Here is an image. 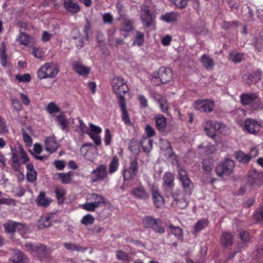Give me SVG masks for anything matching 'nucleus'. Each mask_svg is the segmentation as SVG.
<instances>
[{"label":"nucleus","mask_w":263,"mask_h":263,"mask_svg":"<svg viewBox=\"0 0 263 263\" xmlns=\"http://www.w3.org/2000/svg\"><path fill=\"white\" fill-rule=\"evenodd\" d=\"M57 65L52 63H46L41 66L37 71V77L40 79L54 78L58 73Z\"/></svg>","instance_id":"nucleus-1"},{"label":"nucleus","mask_w":263,"mask_h":263,"mask_svg":"<svg viewBox=\"0 0 263 263\" xmlns=\"http://www.w3.org/2000/svg\"><path fill=\"white\" fill-rule=\"evenodd\" d=\"M112 87L114 92L120 99L124 98L123 96L128 91L126 82L121 77H117L112 79Z\"/></svg>","instance_id":"nucleus-2"},{"label":"nucleus","mask_w":263,"mask_h":263,"mask_svg":"<svg viewBox=\"0 0 263 263\" xmlns=\"http://www.w3.org/2000/svg\"><path fill=\"white\" fill-rule=\"evenodd\" d=\"M262 125L261 120L248 118L244 122L243 129L249 134L257 135L262 128Z\"/></svg>","instance_id":"nucleus-3"},{"label":"nucleus","mask_w":263,"mask_h":263,"mask_svg":"<svg viewBox=\"0 0 263 263\" xmlns=\"http://www.w3.org/2000/svg\"><path fill=\"white\" fill-rule=\"evenodd\" d=\"M234 166L233 160L226 159L216 167V174L220 177L229 176L233 173Z\"/></svg>","instance_id":"nucleus-4"},{"label":"nucleus","mask_w":263,"mask_h":263,"mask_svg":"<svg viewBox=\"0 0 263 263\" xmlns=\"http://www.w3.org/2000/svg\"><path fill=\"white\" fill-rule=\"evenodd\" d=\"M193 107L197 110L209 113L214 110L215 102L211 99L198 100L194 102Z\"/></svg>","instance_id":"nucleus-5"},{"label":"nucleus","mask_w":263,"mask_h":263,"mask_svg":"<svg viewBox=\"0 0 263 263\" xmlns=\"http://www.w3.org/2000/svg\"><path fill=\"white\" fill-rule=\"evenodd\" d=\"M55 120L57 124L60 128L65 132H68L71 127H73L74 120L73 119H66L64 112H60L55 116Z\"/></svg>","instance_id":"nucleus-6"},{"label":"nucleus","mask_w":263,"mask_h":263,"mask_svg":"<svg viewBox=\"0 0 263 263\" xmlns=\"http://www.w3.org/2000/svg\"><path fill=\"white\" fill-rule=\"evenodd\" d=\"M224 128L225 126L221 123L207 121L204 124V130L208 136L213 138L215 136L216 130H220L222 132V129Z\"/></svg>","instance_id":"nucleus-7"},{"label":"nucleus","mask_w":263,"mask_h":263,"mask_svg":"<svg viewBox=\"0 0 263 263\" xmlns=\"http://www.w3.org/2000/svg\"><path fill=\"white\" fill-rule=\"evenodd\" d=\"M107 173L105 165H101L91 172L90 178L92 182L104 180L107 177Z\"/></svg>","instance_id":"nucleus-8"},{"label":"nucleus","mask_w":263,"mask_h":263,"mask_svg":"<svg viewBox=\"0 0 263 263\" xmlns=\"http://www.w3.org/2000/svg\"><path fill=\"white\" fill-rule=\"evenodd\" d=\"M72 66L75 72L82 77H87L90 72V68L80 61H73Z\"/></svg>","instance_id":"nucleus-9"},{"label":"nucleus","mask_w":263,"mask_h":263,"mask_svg":"<svg viewBox=\"0 0 263 263\" xmlns=\"http://www.w3.org/2000/svg\"><path fill=\"white\" fill-rule=\"evenodd\" d=\"M102 132L100 127L95 125L92 123L89 124V129L87 132V134L94 141L97 145H100L101 143V138L100 134Z\"/></svg>","instance_id":"nucleus-10"},{"label":"nucleus","mask_w":263,"mask_h":263,"mask_svg":"<svg viewBox=\"0 0 263 263\" xmlns=\"http://www.w3.org/2000/svg\"><path fill=\"white\" fill-rule=\"evenodd\" d=\"M132 195L136 199L146 200L149 198V194L144 186L140 184L134 187L131 191Z\"/></svg>","instance_id":"nucleus-11"},{"label":"nucleus","mask_w":263,"mask_h":263,"mask_svg":"<svg viewBox=\"0 0 263 263\" xmlns=\"http://www.w3.org/2000/svg\"><path fill=\"white\" fill-rule=\"evenodd\" d=\"M12 153V160L13 163H17L20 161V154L24 150L23 147L19 142H17L14 145L10 146Z\"/></svg>","instance_id":"nucleus-12"},{"label":"nucleus","mask_w":263,"mask_h":263,"mask_svg":"<svg viewBox=\"0 0 263 263\" xmlns=\"http://www.w3.org/2000/svg\"><path fill=\"white\" fill-rule=\"evenodd\" d=\"M159 77L161 81L163 83H166L170 82L173 77V73L171 70L169 68L161 67L159 69Z\"/></svg>","instance_id":"nucleus-13"},{"label":"nucleus","mask_w":263,"mask_h":263,"mask_svg":"<svg viewBox=\"0 0 263 263\" xmlns=\"http://www.w3.org/2000/svg\"><path fill=\"white\" fill-rule=\"evenodd\" d=\"M119 104L122 112V120L126 125L131 126L132 122L128 115L125 99L121 98L120 103H119Z\"/></svg>","instance_id":"nucleus-14"},{"label":"nucleus","mask_w":263,"mask_h":263,"mask_svg":"<svg viewBox=\"0 0 263 263\" xmlns=\"http://www.w3.org/2000/svg\"><path fill=\"white\" fill-rule=\"evenodd\" d=\"M58 144L54 137H47L45 141V148L46 151L52 153L56 151Z\"/></svg>","instance_id":"nucleus-15"},{"label":"nucleus","mask_w":263,"mask_h":263,"mask_svg":"<svg viewBox=\"0 0 263 263\" xmlns=\"http://www.w3.org/2000/svg\"><path fill=\"white\" fill-rule=\"evenodd\" d=\"M138 172V164L136 161H133L130 163L129 169L125 170L123 176L125 179H129L136 175Z\"/></svg>","instance_id":"nucleus-16"},{"label":"nucleus","mask_w":263,"mask_h":263,"mask_svg":"<svg viewBox=\"0 0 263 263\" xmlns=\"http://www.w3.org/2000/svg\"><path fill=\"white\" fill-rule=\"evenodd\" d=\"M22 133L23 135V139L26 146L29 147L32 144V139L30 137V135H32L33 134V129L29 126L26 129H23L22 130Z\"/></svg>","instance_id":"nucleus-17"},{"label":"nucleus","mask_w":263,"mask_h":263,"mask_svg":"<svg viewBox=\"0 0 263 263\" xmlns=\"http://www.w3.org/2000/svg\"><path fill=\"white\" fill-rule=\"evenodd\" d=\"M258 96L254 93L242 94L240 96L241 103L244 105H249L258 100Z\"/></svg>","instance_id":"nucleus-18"},{"label":"nucleus","mask_w":263,"mask_h":263,"mask_svg":"<svg viewBox=\"0 0 263 263\" xmlns=\"http://www.w3.org/2000/svg\"><path fill=\"white\" fill-rule=\"evenodd\" d=\"M156 127L158 130L164 132L166 130V119L162 115H159L155 117Z\"/></svg>","instance_id":"nucleus-19"},{"label":"nucleus","mask_w":263,"mask_h":263,"mask_svg":"<svg viewBox=\"0 0 263 263\" xmlns=\"http://www.w3.org/2000/svg\"><path fill=\"white\" fill-rule=\"evenodd\" d=\"M64 7L67 11L71 13H77L80 10L79 5L72 0H64Z\"/></svg>","instance_id":"nucleus-20"},{"label":"nucleus","mask_w":263,"mask_h":263,"mask_svg":"<svg viewBox=\"0 0 263 263\" xmlns=\"http://www.w3.org/2000/svg\"><path fill=\"white\" fill-rule=\"evenodd\" d=\"M152 195L155 205L157 208H162L164 205V201L162 196L157 192V188L156 190L152 189Z\"/></svg>","instance_id":"nucleus-21"},{"label":"nucleus","mask_w":263,"mask_h":263,"mask_svg":"<svg viewBox=\"0 0 263 263\" xmlns=\"http://www.w3.org/2000/svg\"><path fill=\"white\" fill-rule=\"evenodd\" d=\"M9 260L14 263H27L28 261L23 253L18 250L14 251L13 256Z\"/></svg>","instance_id":"nucleus-22"},{"label":"nucleus","mask_w":263,"mask_h":263,"mask_svg":"<svg viewBox=\"0 0 263 263\" xmlns=\"http://www.w3.org/2000/svg\"><path fill=\"white\" fill-rule=\"evenodd\" d=\"M208 220L205 219L199 220L193 227V233L195 234L202 230L208 226Z\"/></svg>","instance_id":"nucleus-23"},{"label":"nucleus","mask_w":263,"mask_h":263,"mask_svg":"<svg viewBox=\"0 0 263 263\" xmlns=\"http://www.w3.org/2000/svg\"><path fill=\"white\" fill-rule=\"evenodd\" d=\"M46 111L49 115L55 117V114L60 112V107L55 102H51L47 105Z\"/></svg>","instance_id":"nucleus-24"},{"label":"nucleus","mask_w":263,"mask_h":263,"mask_svg":"<svg viewBox=\"0 0 263 263\" xmlns=\"http://www.w3.org/2000/svg\"><path fill=\"white\" fill-rule=\"evenodd\" d=\"M87 201H91L92 202L97 203L99 202L98 203V206H101L105 203L104 198L103 197V196L95 193H92L89 195L87 197Z\"/></svg>","instance_id":"nucleus-25"},{"label":"nucleus","mask_w":263,"mask_h":263,"mask_svg":"<svg viewBox=\"0 0 263 263\" xmlns=\"http://www.w3.org/2000/svg\"><path fill=\"white\" fill-rule=\"evenodd\" d=\"M22 226L20 223H16L13 221L8 222L4 224L6 232L12 233L16 230H19Z\"/></svg>","instance_id":"nucleus-26"},{"label":"nucleus","mask_w":263,"mask_h":263,"mask_svg":"<svg viewBox=\"0 0 263 263\" xmlns=\"http://www.w3.org/2000/svg\"><path fill=\"white\" fill-rule=\"evenodd\" d=\"M72 174V172L67 173H58L55 175V177L59 179L62 183L67 184L70 182Z\"/></svg>","instance_id":"nucleus-27"},{"label":"nucleus","mask_w":263,"mask_h":263,"mask_svg":"<svg viewBox=\"0 0 263 263\" xmlns=\"http://www.w3.org/2000/svg\"><path fill=\"white\" fill-rule=\"evenodd\" d=\"M50 202L51 199L46 198L44 192H41L36 199V203L40 206H46Z\"/></svg>","instance_id":"nucleus-28"},{"label":"nucleus","mask_w":263,"mask_h":263,"mask_svg":"<svg viewBox=\"0 0 263 263\" xmlns=\"http://www.w3.org/2000/svg\"><path fill=\"white\" fill-rule=\"evenodd\" d=\"M51 224V219L49 216H42L37 223V227L39 229H45L49 227Z\"/></svg>","instance_id":"nucleus-29"},{"label":"nucleus","mask_w":263,"mask_h":263,"mask_svg":"<svg viewBox=\"0 0 263 263\" xmlns=\"http://www.w3.org/2000/svg\"><path fill=\"white\" fill-rule=\"evenodd\" d=\"M160 223V219H155L151 216H146L143 219V223L146 228H152L154 224Z\"/></svg>","instance_id":"nucleus-30"},{"label":"nucleus","mask_w":263,"mask_h":263,"mask_svg":"<svg viewBox=\"0 0 263 263\" xmlns=\"http://www.w3.org/2000/svg\"><path fill=\"white\" fill-rule=\"evenodd\" d=\"M157 102L161 111L164 113L168 114L169 105L166 99L164 97H162L157 100Z\"/></svg>","instance_id":"nucleus-31"},{"label":"nucleus","mask_w":263,"mask_h":263,"mask_svg":"<svg viewBox=\"0 0 263 263\" xmlns=\"http://www.w3.org/2000/svg\"><path fill=\"white\" fill-rule=\"evenodd\" d=\"M201 61L203 66L206 69H210L214 66V61L206 55H203L201 58Z\"/></svg>","instance_id":"nucleus-32"},{"label":"nucleus","mask_w":263,"mask_h":263,"mask_svg":"<svg viewBox=\"0 0 263 263\" xmlns=\"http://www.w3.org/2000/svg\"><path fill=\"white\" fill-rule=\"evenodd\" d=\"M99 202L96 203L92 202L91 201H88L87 202L82 204L81 206L83 209H84L86 211L93 212L96 210V208L99 207Z\"/></svg>","instance_id":"nucleus-33"},{"label":"nucleus","mask_w":263,"mask_h":263,"mask_svg":"<svg viewBox=\"0 0 263 263\" xmlns=\"http://www.w3.org/2000/svg\"><path fill=\"white\" fill-rule=\"evenodd\" d=\"M169 228L171 233L173 234L177 238L179 239H182V230L179 227L170 225Z\"/></svg>","instance_id":"nucleus-34"},{"label":"nucleus","mask_w":263,"mask_h":263,"mask_svg":"<svg viewBox=\"0 0 263 263\" xmlns=\"http://www.w3.org/2000/svg\"><path fill=\"white\" fill-rule=\"evenodd\" d=\"M174 177L173 174L166 173L163 177V181L167 187H171L174 184Z\"/></svg>","instance_id":"nucleus-35"},{"label":"nucleus","mask_w":263,"mask_h":263,"mask_svg":"<svg viewBox=\"0 0 263 263\" xmlns=\"http://www.w3.org/2000/svg\"><path fill=\"white\" fill-rule=\"evenodd\" d=\"M119 165V160L117 157H114L109 164V172L112 174L116 172Z\"/></svg>","instance_id":"nucleus-36"},{"label":"nucleus","mask_w":263,"mask_h":263,"mask_svg":"<svg viewBox=\"0 0 263 263\" xmlns=\"http://www.w3.org/2000/svg\"><path fill=\"white\" fill-rule=\"evenodd\" d=\"M17 40L21 44L27 46L30 43L31 37L27 34L21 33Z\"/></svg>","instance_id":"nucleus-37"},{"label":"nucleus","mask_w":263,"mask_h":263,"mask_svg":"<svg viewBox=\"0 0 263 263\" xmlns=\"http://www.w3.org/2000/svg\"><path fill=\"white\" fill-rule=\"evenodd\" d=\"M144 36L143 33L137 31L133 45L138 46L142 45L144 42Z\"/></svg>","instance_id":"nucleus-38"},{"label":"nucleus","mask_w":263,"mask_h":263,"mask_svg":"<svg viewBox=\"0 0 263 263\" xmlns=\"http://www.w3.org/2000/svg\"><path fill=\"white\" fill-rule=\"evenodd\" d=\"M0 58L1 62L3 66L6 65L7 57L6 54V45L4 42H3L0 47Z\"/></svg>","instance_id":"nucleus-39"},{"label":"nucleus","mask_w":263,"mask_h":263,"mask_svg":"<svg viewBox=\"0 0 263 263\" xmlns=\"http://www.w3.org/2000/svg\"><path fill=\"white\" fill-rule=\"evenodd\" d=\"M180 181L185 191L191 193V190L193 189L194 185L189 177L180 180Z\"/></svg>","instance_id":"nucleus-40"},{"label":"nucleus","mask_w":263,"mask_h":263,"mask_svg":"<svg viewBox=\"0 0 263 263\" xmlns=\"http://www.w3.org/2000/svg\"><path fill=\"white\" fill-rule=\"evenodd\" d=\"M235 158L239 162L246 163L250 161V157L242 152H238L235 153Z\"/></svg>","instance_id":"nucleus-41"},{"label":"nucleus","mask_w":263,"mask_h":263,"mask_svg":"<svg viewBox=\"0 0 263 263\" xmlns=\"http://www.w3.org/2000/svg\"><path fill=\"white\" fill-rule=\"evenodd\" d=\"M221 241L223 245L225 246H229L231 245L232 241V236L229 233H223Z\"/></svg>","instance_id":"nucleus-42"},{"label":"nucleus","mask_w":263,"mask_h":263,"mask_svg":"<svg viewBox=\"0 0 263 263\" xmlns=\"http://www.w3.org/2000/svg\"><path fill=\"white\" fill-rule=\"evenodd\" d=\"M133 29V26L130 22H125L123 23L121 29L122 34L125 37L127 36V33Z\"/></svg>","instance_id":"nucleus-43"},{"label":"nucleus","mask_w":263,"mask_h":263,"mask_svg":"<svg viewBox=\"0 0 263 263\" xmlns=\"http://www.w3.org/2000/svg\"><path fill=\"white\" fill-rule=\"evenodd\" d=\"M94 221L95 218L91 214H87L84 216L81 220V223L85 226L92 224Z\"/></svg>","instance_id":"nucleus-44"},{"label":"nucleus","mask_w":263,"mask_h":263,"mask_svg":"<svg viewBox=\"0 0 263 263\" xmlns=\"http://www.w3.org/2000/svg\"><path fill=\"white\" fill-rule=\"evenodd\" d=\"M142 145L146 152H149L152 147V141L148 138H144L142 140Z\"/></svg>","instance_id":"nucleus-45"},{"label":"nucleus","mask_w":263,"mask_h":263,"mask_svg":"<svg viewBox=\"0 0 263 263\" xmlns=\"http://www.w3.org/2000/svg\"><path fill=\"white\" fill-rule=\"evenodd\" d=\"M116 258L122 261H128L129 260V257L127 253L122 251H118L116 253Z\"/></svg>","instance_id":"nucleus-46"},{"label":"nucleus","mask_w":263,"mask_h":263,"mask_svg":"<svg viewBox=\"0 0 263 263\" xmlns=\"http://www.w3.org/2000/svg\"><path fill=\"white\" fill-rule=\"evenodd\" d=\"M243 54L233 52L230 54V59L234 63H238L241 61Z\"/></svg>","instance_id":"nucleus-47"},{"label":"nucleus","mask_w":263,"mask_h":263,"mask_svg":"<svg viewBox=\"0 0 263 263\" xmlns=\"http://www.w3.org/2000/svg\"><path fill=\"white\" fill-rule=\"evenodd\" d=\"M15 78L20 82L27 83L30 82L31 80L30 75L28 73H25L22 75L17 74L16 75Z\"/></svg>","instance_id":"nucleus-48"},{"label":"nucleus","mask_w":263,"mask_h":263,"mask_svg":"<svg viewBox=\"0 0 263 263\" xmlns=\"http://www.w3.org/2000/svg\"><path fill=\"white\" fill-rule=\"evenodd\" d=\"M55 194L58 201L60 203L62 202L65 195V190L62 188H57L55 190Z\"/></svg>","instance_id":"nucleus-49"},{"label":"nucleus","mask_w":263,"mask_h":263,"mask_svg":"<svg viewBox=\"0 0 263 263\" xmlns=\"http://www.w3.org/2000/svg\"><path fill=\"white\" fill-rule=\"evenodd\" d=\"M32 54L35 58L42 59L44 56V52L41 48L33 47L32 49Z\"/></svg>","instance_id":"nucleus-50"},{"label":"nucleus","mask_w":263,"mask_h":263,"mask_svg":"<svg viewBox=\"0 0 263 263\" xmlns=\"http://www.w3.org/2000/svg\"><path fill=\"white\" fill-rule=\"evenodd\" d=\"M173 3L176 7L179 8H185L187 4V0H169Z\"/></svg>","instance_id":"nucleus-51"},{"label":"nucleus","mask_w":263,"mask_h":263,"mask_svg":"<svg viewBox=\"0 0 263 263\" xmlns=\"http://www.w3.org/2000/svg\"><path fill=\"white\" fill-rule=\"evenodd\" d=\"M188 201L186 199L182 198L176 200V205L180 209H184L187 206Z\"/></svg>","instance_id":"nucleus-52"},{"label":"nucleus","mask_w":263,"mask_h":263,"mask_svg":"<svg viewBox=\"0 0 263 263\" xmlns=\"http://www.w3.org/2000/svg\"><path fill=\"white\" fill-rule=\"evenodd\" d=\"M213 166V161L211 159L208 160H203V168L205 172H210L211 171Z\"/></svg>","instance_id":"nucleus-53"},{"label":"nucleus","mask_w":263,"mask_h":263,"mask_svg":"<svg viewBox=\"0 0 263 263\" xmlns=\"http://www.w3.org/2000/svg\"><path fill=\"white\" fill-rule=\"evenodd\" d=\"M11 104L14 109L20 111L22 108V105L19 100L16 98L11 100Z\"/></svg>","instance_id":"nucleus-54"},{"label":"nucleus","mask_w":263,"mask_h":263,"mask_svg":"<svg viewBox=\"0 0 263 263\" xmlns=\"http://www.w3.org/2000/svg\"><path fill=\"white\" fill-rule=\"evenodd\" d=\"M112 137L108 128L105 130L104 142L106 145L111 143Z\"/></svg>","instance_id":"nucleus-55"},{"label":"nucleus","mask_w":263,"mask_h":263,"mask_svg":"<svg viewBox=\"0 0 263 263\" xmlns=\"http://www.w3.org/2000/svg\"><path fill=\"white\" fill-rule=\"evenodd\" d=\"M36 172L35 171H31L27 173V180L30 182H33L36 179Z\"/></svg>","instance_id":"nucleus-56"},{"label":"nucleus","mask_w":263,"mask_h":263,"mask_svg":"<svg viewBox=\"0 0 263 263\" xmlns=\"http://www.w3.org/2000/svg\"><path fill=\"white\" fill-rule=\"evenodd\" d=\"M145 131L146 134V135L148 137H152L154 136L155 134V129L149 124L146 125Z\"/></svg>","instance_id":"nucleus-57"},{"label":"nucleus","mask_w":263,"mask_h":263,"mask_svg":"<svg viewBox=\"0 0 263 263\" xmlns=\"http://www.w3.org/2000/svg\"><path fill=\"white\" fill-rule=\"evenodd\" d=\"M172 40V36H171L169 34H167L162 38L161 43L163 46H168L170 44V43Z\"/></svg>","instance_id":"nucleus-58"},{"label":"nucleus","mask_w":263,"mask_h":263,"mask_svg":"<svg viewBox=\"0 0 263 263\" xmlns=\"http://www.w3.org/2000/svg\"><path fill=\"white\" fill-rule=\"evenodd\" d=\"M20 97L22 102L24 105H29L30 104V100L26 95L21 93L20 95Z\"/></svg>","instance_id":"nucleus-59"},{"label":"nucleus","mask_w":263,"mask_h":263,"mask_svg":"<svg viewBox=\"0 0 263 263\" xmlns=\"http://www.w3.org/2000/svg\"><path fill=\"white\" fill-rule=\"evenodd\" d=\"M138 100L140 104L142 107H146L148 106V101L146 98L143 95H140L138 97Z\"/></svg>","instance_id":"nucleus-60"},{"label":"nucleus","mask_w":263,"mask_h":263,"mask_svg":"<svg viewBox=\"0 0 263 263\" xmlns=\"http://www.w3.org/2000/svg\"><path fill=\"white\" fill-rule=\"evenodd\" d=\"M52 36V34L50 33L49 32L44 31L43 32L41 39L43 42H46L49 41Z\"/></svg>","instance_id":"nucleus-61"},{"label":"nucleus","mask_w":263,"mask_h":263,"mask_svg":"<svg viewBox=\"0 0 263 263\" xmlns=\"http://www.w3.org/2000/svg\"><path fill=\"white\" fill-rule=\"evenodd\" d=\"M141 11L143 14L146 15V16H152L149 13V7L147 5H142L141 6Z\"/></svg>","instance_id":"nucleus-62"},{"label":"nucleus","mask_w":263,"mask_h":263,"mask_svg":"<svg viewBox=\"0 0 263 263\" xmlns=\"http://www.w3.org/2000/svg\"><path fill=\"white\" fill-rule=\"evenodd\" d=\"M26 249L28 251L32 252H39V248L36 246H34L31 243H26L25 245Z\"/></svg>","instance_id":"nucleus-63"},{"label":"nucleus","mask_w":263,"mask_h":263,"mask_svg":"<svg viewBox=\"0 0 263 263\" xmlns=\"http://www.w3.org/2000/svg\"><path fill=\"white\" fill-rule=\"evenodd\" d=\"M178 174L180 180L188 177L186 171L183 168H180L178 170Z\"/></svg>","instance_id":"nucleus-64"}]
</instances>
